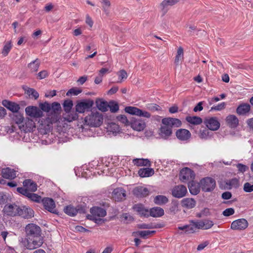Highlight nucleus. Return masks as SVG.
<instances>
[{
	"instance_id": "nucleus-6",
	"label": "nucleus",
	"mask_w": 253,
	"mask_h": 253,
	"mask_svg": "<svg viewBox=\"0 0 253 253\" xmlns=\"http://www.w3.org/2000/svg\"><path fill=\"white\" fill-rule=\"evenodd\" d=\"M194 172L190 168H183L179 173V179L183 182L192 181L195 178Z\"/></svg>"
},
{
	"instance_id": "nucleus-14",
	"label": "nucleus",
	"mask_w": 253,
	"mask_h": 253,
	"mask_svg": "<svg viewBox=\"0 0 253 253\" xmlns=\"http://www.w3.org/2000/svg\"><path fill=\"white\" fill-rule=\"evenodd\" d=\"M42 202L45 210L53 213H56L55 202L52 199L44 198L42 200Z\"/></svg>"
},
{
	"instance_id": "nucleus-49",
	"label": "nucleus",
	"mask_w": 253,
	"mask_h": 253,
	"mask_svg": "<svg viewBox=\"0 0 253 253\" xmlns=\"http://www.w3.org/2000/svg\"><path fill=\"white\" fill-rule=\"evenodd\" d=\"M27 197L31 201L37 203H39L42 199V197L38 195L37 194L30 192H29Z\"/></svg>"
},
{
	"instance_id": "nucleus-20",
	"label": "nucleus",
	"mask_w": 253,
	"mask_h": 253,
	"mask_svg": "<svg viewBox=\"0 0 253 253\" xmlns=\"http://www.w3.org/2000/svg\"><path fill=\"white\" fill-rule=\"evenodd\" d=\"M126 196V191L122 188H117L113 192V198L116 201L124 200Z\"/></svg>"
},
{
	"instance_id": "nucleus-30",
	"label": "nucleus",
	"mask_w": 253,
	"mask_h": 253,
	"mask_svg": "<svg viewBox=\"0 0 253 253\" xmlns=\"http://www.w3.org/2000/svg\"><path fill=\"white\" fill-rule=\"evenodd\" d=\"M138 174L141 177H150L154 174V170L152 168H142L138 170Z\"/></svg>"
},
{
	"instance_id": "nucleus-37",
	"label": "nucleus",
	"mask_w": 253,
	"mask_h": 253,
	"mask_svg": "<svg viewBox=\"0 0 253 253\" xmlns=\"http://www.w3.org/2000/svg\"><path fill=\"white\" fill-rule=\"evenodd\" d=\"M190 192L193 195H197L200 192V187L193 180L188 184Z\"/></svg>"
},
{
	"instance_id": "nucleus-1",
	"label": "nucleus",
	"mask_w": 253,
	"mask_h": 253,
	"mask_svg": "<svg viewBox=\"0 0 253 253\" xmlns=\"http://www.w3.org/2000/svg\"><path fill=\"white\" fill-rule=\"evenodd\" d=\"M26 248L28 250H34L41 247L43 244V238L41 236V227L34 223H29L25 227Z\"/></svg>"
},
{
	"instance_id": "nucleus-35",
	"label": "nucleus",
	"mask_w": 253,
	"mask_h": 253,
	"mask_svg": "<svg viewBox=\"0 0 253 253\" xmlns=\"http://www.w3.org/2000/svg\"><path fill=\"white\" fill-rule=\"evenodd\" d=\"M10 117L13 121L19 126L21 125V124L23 123V121L24 120V117L23 115L20 113L19 112H17L15 113H13L10 115Z\"/></svg>"
},
{
	"instance_id": "nucleus-48",
	"label": "nucleus",
	"mask_w": 253,
	"mask_h": 253,
	"mask_svg": "<svg viewBox=\"0 0 253 253\" xmlns=\"http://www.w3.org/2000/svg\"><path fill=\"white\" fill-rule=\"evenodd\" d=\"M183 49L181 47H179L177 51V54L175 56L174 63L178 64L179 60L183 57Z\"/></svg>"
},
{
	"instance_id": "nucleus-10",
	"label": "nucleus",
	"mask_w": 253,
	"mask_h": 253,
	"mask_svg": "<svg viewBox=\"0 0 253 253\" xmlns=\"http://www.w3.org/2000/svg\"><path fill=\"white\" fill-rule=\"evenodd\" d=\"M248 226L247 220L244 218H240L233 221L231 224V229L236 230H243Z\"/></svg>"
},
{
	"instance_id": "nucleus-12",
	"label": "nucleus",
	"mask_w": 253,
	"mask_h": 253,
	"mask_svg": "<svg viewBox=\"0 0 253 253\" xmlns=\"http://www.w3.org/2000/svg\"><path fill=\"white\" fill-rule=\"evenodd\" d=\"M20 207L15 204L6 205L3 208V211L8 215L16 216L19 213Z\"/></svg>"
},
{
	"instance_id": "nucleus-47",
	"label": "nucleus",
	"mask_w": 253,
	"mask_h": 253,
	"mask_svg": "<svg viewBox=\"0 0 253 253\" xmlns=\"http://www.w3.org/2000/svg\"><path fill=\"white\" fill-rule=\"evenodd\" d=\"M146 107L147 109L153 112L161 110V107L155 103H149Z\"/></svg>"
},
{
	"instance_id": "nucleus-13",
	"label": "nucleus",
	"mask_w": 253,
	"mask_h": 253,
	"mask_svg": "<svg viewBox=\"0 0 253 253\" xmlns=\"http://www.w3.org/2000/svg\"><path fill=\"white\" fill-rule=\"evenodd\" d=\"M130 125L133 129L137 131L142 130L146 126V124L144 121L136 119L134 117H132L130 120Z\"/></svg>"
},
{
	"instance_id": "nucleus-22",
	"label": "nucleus",
	"mask_w": 253,
	"mask_h": 253,
	"mask_svg": "<svg viewBox=\"0 0 253 253\" xmlns=\"http://www.w3.org/2000/svg\"><path fill=\"white\" fill-rule=\"evenodd\" d=\"M90 212L92 214V217H104L106 215L107 212L103 208L94 207L90 209Z\"/></svg>"
},
{
	"instance_id": "nucleus-40",
	"label": "nucleus",
	"mask_w": 253,
	"mask_h": 253,
	"mask_svg": "<svg viewBox=\"0 0 253 253\" xmlns=\"http://www.w3.org/2000/svg\"><path fill=\"white\" fill-rule=\"evenodd\" d=\"M169 201L168 198L164 195H158L154 198V203L158 205H162L167 203Z\"/></svg>"
},
{
	"instance_id": "nucleus-45",
	"label": "nucleus",
	"mask_w": 253,
	"mask_h": 253,
	"mask_svg": "<svg viewBox=\"0 0 253 253\" xmlns=\"http://www.w3.org/2000/svg\"><path fill=\"white\" fill-rule=\"evenodd\" d=\"M12 48L11 42H8L5 43L2 50L1 53L4 56H6L8 55L9 51Z\"/></svg>"
},
{
	"instance_id": "nucleus-31",
	"label": "nucleus",
	"mask_w": 253,
	"mask_h": 253,
	"mask_svg": "<svg viewBox=\"0 0 253 253\" xmlns=\"http://www.w3.org/2000/svg\"><path fill=\"white\" fill-rule=\"evenodd\" d=\"M190 231L194 233L196 229H204V222L203 220H199L196 222L194 221H190Z\"/></svg>"
},
{
	"instance_id": "nucleus-24",
	"label": "nucleus",
	"mask_w": 253,
	"mask_h": 253,
	"mask_svg": "<svg viewBox=\"0 0 253 253\" xmlns=\"http://www.w3.org/2000/svg\"><path fill=\"white\" fill-rule=\"evenodd\" d=\"M133 209L137 211L141 216L146 217L149 216L148 210L145 209L142 204H137L134 205L133 206Z\"/></svg>"
},
{
	"instance_id": "nucleus-64",
	"label": "nucleus",
	"mask_w": 253,
	"mask_h": 253,
	"mask_svg": "<svg viewBox=\"0 0 253 253\" xmlns=\"http://www.w3.org/2000/svg\"><path fill=\"white\" fill-rule=\"evenodd\" d=\"M232 197V194L230 192L226 191L222 194L221 197L223 199L228 200Z\"/></svg>"
},
{
	"instance_id": "nucleus-59",
	"label": "nucleus",
	"mask_w": 253,
	"mask_h": 253,
	"mask_svg": "<svg viewBox=\"0 0 253 253\" xmlns=\"http://www.w3.org/2000/svg\"><path fill=\"white\" fill-rule=\"evenodd\" d=\"M17 191L19 193L21 194L24 196H25L27 197L30 192L28 191V190L27 189V188H25L23 187H18L17 188Z\"/></svg>"
},
{
	"instance_id": "nucleus-36",
	"label": "nucleus",
	"mask_w": 253,
	"mask_h": 253,
	"mask_svg": "<svg viewBox=\"0 0 253 253\" xmlns=\"http://www.w3.org/2000/svg\"><path fill=\"white\" fill-rule=\"evenodd\" d=\"M40 62L38 58L31 62L28 65V68L31 73L37 72L39 68Z\"/></svg>"
},
{
	"instance_id": "nucleus-18",
	"label": "nucleus",
	"mask_w": 253,
	"mask_h": 253,
	"mask_svg": "<svg viewBox=\"0 0 253 253\" xmlns=\"http://www.w3.org/2000/svg\"><path fill=\"white\" fill-rule=\"evenodd\" d=\"M251 111V106L248 103H241L236 108V113L240 116H246Z\"/></svg>"
},
{
	"instance_id": "nucleus-23",
	"label": "nucleus",
	"mask_w": 253,
	"mask_h": 253,
	"mask_svg": "<svg viewBox=\"0 0 253 253\" xmlns=\"http://www.w3.org/2000/svg\"><path fill=\"white\" fill-rule=\"evenodd\" d=\"M133 193L138 198H142L148 196L149 195V191L147 188L137 187L133 189Z\"/></svg>"
},
{
	"instance_id": "nucleus-2",
	"label": "nucleus",
	"mask_w": 253,
	"mask_h": 253,
	"mask_svg": "<svg viewBox=\"0 0 253 253\" xmlns=\"http://www.w3.org/2000/svg\"><path fill=\"white\" fill-rule=\"evenodd\" d=\"M93 104V100L90 99L77 101L75 107V112L72 111V113L67 115L65 119L68 122L77 120L79 118V113L82 114L86 111H89Z\"/></svg>"
},
{
	"instance_id": "nucleus-19",
	"label": "nucleus",
	"mask_w": 253,
	"mask_h": 253,
	"mask_svg": "<svg viewBox=\"0 0 253 253\" xmlns=\"http://www.w3.org/2000/svg\"><path fill=\"white\" fill-rule=\"evenodd\" d=\"M2 104L7 109L12 112L13 113L19 112L20 108L19 105L17 103L7 100H3L2 101Z\"/></svg>"
},
{
	"instance_id": "nucleus-55",
	"label": "nucleus",
	"mask_w": 253,
	"mask_h": 253,
	"mask_svg": "<svg viewBox=\"0 0 253 253\" xmlns=\"http://www.w3.org/2000/svg\"><path fill=\"white\" fill-rule=\"evenodd\" d=\"M226 104L225 102H222L220 104L216 106H213L211 108V111L215 110V111H220L224 109L225 107Z\"/></svg>"
},
{
	"instance_id": "nucleus-53",
	"label": "nucleus",
	"mask_w": 253,
	"mask_h": 253,
	"mask_svg": "<svg viewBox=\"0 0 253 253\" xmlns=\"http://www.w3.org/2000/svg\"><path fill=\"white\" fill-rule=\"evenodd\" d=\"M82 89H78L76 87H73L70 89L66 93V95L69 96L70 95H78L81 93Z\"/></svg>"
},
{
	"instance_id": "nucleus-39",
	"label": "nucleus",
	"mask_w": 253,
	"mask_h": 253,
	"mask_svg": "<svg viewBox=\"0 0 253 253\" xmlns=\"http://www.w3.org/2000/svg\"><path fill=\"white\" fill-rule=\"evenodd\" d=\"M63 106L64 111L67 113V115L72 113L71 109L73 106V103L71 100H65L63 103Z\"/></svg>"
},
{
	"instance_id": "nucleus-43",
	"label": "nucleus",
	"mask_w": 253,
	"mask_h": 253,
	"mask_svg": "<svg viewBox=\"0 0 253 253\" xmlns=\"http://www.w3.org/2000/svg\"><path fill=\"white\" fill-rule=\"evenodd\" d=\"M23 88L30 97L34 98L35 99H37L39 97V94L35 89L29 87L26 88L23 87Z\"/></svg>"
},
{
	"instance_id": "nucleus-29",
	"label": "nucleus",
	"mask_w": 253,
	"mask_h": 253,
	"mask_svg": "<svg viewBox=\"0 0 253 253\" xmlns=\"http://www.w3.org/2000/svg\"><path fill=\"white\" fill-rule=\"evenodd\" d=\"M149 214L154 217H161L164 214V211L160 207L152 208L149 211Z\"/></svg>"
},
{
	"instance_id": "nucleus-4",
	"label": "nucleus",
	"mask_w": 253,
	"mask_h": 253,
	"mask_svg": "<svg viewBox=\"0 0 253 253\" xmlns=\"http://www.w3.org/2000/svg\"><path fill=\"white\" fill-rule=\"evenodd\" d=\"M102 115L97 112H91V114L84 118V125H88L91 126H99L103 122Z\"/></svg>"
},
{
	"instance_id": "nucleus-17",
	"label": "nucleus",
	"mask_w": 253,
	"mask_h": 253,
	"mask_svg": "<svg viewBox=\"0 0 253 253\" xmlns=\"http://www.w3.org/2000/svg\"><path fill=\"white\" fill-rule=\"evenodd\" d=\"M177 138L181 141H187L191 136L190 132L184 128L178 129L175 133Z\"/></svg>"
},
{
	"instance_id": "nucleus-27",
	"label": "nucleus",
	"mask_w": 253,
	"mask_h": 253,
	"mask_svg": "<svg viewBox=\"0 0 253 253\" xmlns=\"http://www.w3.org/2000/svg\"><path fill=\"white\" fill-rule=\"evenodd\" d=\"M196 204V202L193 198H184L181 201L182 207L187 209H191L194 208Z\"/></svg>"
},
{
	"instance_id": "nucleus-28",
	"label": "nucleus",
	"mask_w": 253,
	"mask_h": 253,
	"mask_svg": "<svg viewBox=\"0 0 253 253\" xmlns=\"http://www.w3.org/2000/svg\"><path fill=\"white\" fill-rule=\"evenodd\" d=\"M95 103L97 108L102 112H106L108 110V102L103 99L97 98Z\"/></svg>"
},
{
	"instance_id": "nucleus-32",
	"label": "nucleus",
	"mask_w": 253,
	"mask_h": 253,
	"mask_svg": "<svg viewBox=\"0 0 253 253\" xmlns=\"http://www.w3.org/2000/svg\"><path fill=\"white\" fill-rule=\"evenodd\" d=\"M133 163L138 167L151 166V162L147 159H134L133 160Z\"/></svg>"
},
{
	"instance_id": "nucleus-60",
	"label": "nucleus",
	"mask_w": 253,
	"mask_h": 253,
	"mask_svg": "<svg viewBox=\"0 0 253 253\" xmlns=\"http://www.w3.org/2000/svg\"><path fill=\"white\" fill-rule=\"evenodd\" d=\"M48 76V73L46 70H42L37 74V78L40 80L45 78Z\"/></svg>"
},
{
	"instance_id": "nucleus-21",
	"label": "nucleus",
	"mask_w": 253,
	"mask_h": 253,
	"mask_svg": "<svg viewBox=\"0 0 253 253\" xmlns=\"http://www.w3.org/2000/svg\"><path fill=\"white\" fill-rule=\"evenodd\" d=\"M16 171L10 168H6L1 169V176L4 178L13 179L16 177Z\"/></svg>"
},
{
	"instance_id": "nucleus-42",
	"label": "nucleus",
	"mask_w": 253,
	"mask_h": 253,
	"mask_svg": "<svg viewBox=\"0 0 253 253\" xmlns=\"http://www.w3.org/2000/svg\"><path fill=\"white\" fill-rule=\"evenodd\" d=\"M76 208L72 205H68L64 208V211L65 213L71 216H74L77 214Z\"/></svg>"
},
{
	"instance_id": "nucleus-63",
	"label": "nucleus",
	"mask_w": 253,
	"mask_h": 253,
	"mask_svg": "<svg viewBox=\"0 0 253 253\" xmlns=\"http://www.w3.org/2000/svg\"><path fill=\"white\" fill-rule=\"evenodd\" d=\"M137 227L139 229H151L153 228L151 224L146 223L138 224Z\"/></svg>"
},
{
	"instance_id": "nucleus-3",
	"label": "nucleus",
	"mask_w": 253,
	"mask_h": 253,
	"mask_svg": "<svg viewBox=\"0 0 253 253\" xmlns=\"http://www.w3.org/2000/svg\"><path fill=\"white\" fill-rule=\"evenodd\" d=\"M162 124L164 125L161 126L159 129V134L162 138L168 139L172 134V127H180L182 123L181 121L176 118H165L162 120Z\"/></svg>"
},
{
	"instance_id": "nucleus-61",
	"label": "nucleus",
	"mask_w": 253,
	"mask_h": 253,
	"mask_svg": "<svg viewBox=\"0 0 253 253\" xmlns=\"http://www.w3.org/2000/svg\"><path fill=\"white\" fill-rule=\"evenodd\" d=\"M203 222H204V229H210L213 225V223L211 220H206L203 221Z\"/></svg>"
},
{
	"instance_id": "nucleus-9",
	"label": "nucleus",
	"mask_w": 253,
	"mask_h": 253,
	"mask_svg": "<svg viewBox=\"0 0 253 253\" xmlns=\"http://www.w3.org/2000/svg\"><path fill=\"white\" fill-rule=\"evenodd\" d=\"M27 115L34 118L42 117L43 115L42 111L36 106H29L26 108Z\"/></svg>"
},
{
	"instance_id": "nucleus-8",
	"label": "nucleus",
	"mask_w": 253,
	"mask_h": 253,
	"mask_svg": "<svg viewBox=\"0 0 253 253\" xmlns=\"http://www.w3.org/2000/svg\"><path fill=\"white\" fill-rule=\"evenodd\" d=\"M187 193L186 186L183 185H178L173 187L171 190L173 197L177 198H181L184 197Z\"/></svg>"
},
{
	"instance_id": "nucleus-41",
	"label": "nucleus",
	"mask_w": 253,
	"mask_h": 253,
	"mask_svg": "<svg viewBox=\"0 0 253 253\" xmlns=\"http://www.w3.org/2000/svg\"><path fill=\"white\" fill-rule=\"evenodd\" d=\"M186 120L190 124L196 125H200L202 123V119L197 116H188L186 118Z\"/></svg>"
},
{
	"instance_id": "nucleus-51",
	"label": "nucleus",
	"mask_w": 253,
	"mask_h": 253,
	"mask_svg": "<svg viewBox=\"0 0 253 253\" xmlns=\"http://www.w3.org/2000/svg\"><path fill=\"white\" fill-rule=\"evenodd\" d=\"M117 119L119 122L126 126L130 125V121L127 119L125 115H120L117 117Z\"/></svg>"
},
{
	"instance_id": "nucleus-25",
	"label": "nucleus",
	"mask_w": 253,
	"mask_h": 253,
	"mask_svg": "<svg viewBox=\"0 0 253 253\" xmlns=\"http://www.w3.org/2000/svg\"><path fill=\"white\" fill-rule=\"evenodd\" d=\"M226 122L230 127L235 128L238 126L239 120L235 115H229L226 118Z\"/></svg>"
},
{
	"instance_id": "nucleus-46",
	"label": "nucleus",
	"mask_w": 253,
	"mask_h": 253,
	"mask_svg": "<svg viewBox=\"0 0 253 253\" xmlns=\"http://www.w3.org/2000/svg\"><path fill=\"white\" fill-rule=\"evenodd\" d=\"M211 133L209 128H205L203 130H200V137L202 139H208L211 136Z\"/></svg>"
},
{
	"instance_id": "nucleus-62",
	"label": "nucleus",
	"mask_w": 253,
	"mask_h": 253,
	"mask_svg": "<svg viewBox=\"0 0 253 253\" xmlns=\"http://www.w3.org/2000/svg\"><path fill=\"white\" fill-rule=\"evenodd\" d=\"M77 211V214L78 213H84L86 211V208L84 206L78 205L75 208Z\"/></svg>"
},
{
	"instance_id": "nucleus-54",
	"label": "nucleus",
	"mask_w": 253,
	"mask_h": 253,
	"mask_svg": "<svg viewBox=\"0 0 253 253\" xmlns=\"http://www.w3.org/2000/svg\"><path fill=\"white\" fill-rule=\"evenodd\" d=\"M51 110L54 113H56L61 110V107L60 103L57 102H54L51 104Z\"/></svg>"
},
{
	"instance_id": "nucleus-33",
	"label": "nucleus",
	"mask_w": 253,
	"mask_h": 253,
	"mask_svg": "<svg viewBox=\"0 0 253 253\" xmlns=\"http://www.w3.org/2000/svg\"><path fill=\"white\" fill-rule=\"evenodd\" d=\"M155 232L156 231L154 230L138 231L136 232H133L132 233V235L134 236H140V237L143 238L144 239H146L151 234H154Z\"/></svg>"
},
{
	"instance_id": "nucleus-26",
	"label": "nucleus",
	"mask_w": 253,
	"mask_h": 253,
	"mask_svg": "<svg viewBox=\"0 0 253 253\" xmlns=\"http://www.w3.org/2000/svg\"><path fill=\"white\" fill-rule=\"evenodd\" d=\"M23 184L24 187L27 188L29 192H34L37 190V183L31 179L24 180Z\"/></svg>"
},
{
	"instance_id": "nucleus-38",
	"label": "nucleus",
	"mask_w": 253,
	"mask_h": 253,
	"mask_svg": "<svg viewBox=\"0 0 253 253\" xmlns=\"http://www.w3.org/2000/svg\"><path fill=\"white\" fill-rule=\"evenodd\" d=\"M226 185L228 189H231L232 188H236L239 186V181L236 178H232L226 182Z\"/></svg>"
},
{
	"instance_id": "nucleus-11",
	"label": "nucleus",
	"mask_w": 253,
	"mask_h": 253,
	"mask_svg": "<svg viewBox=\"0 0 253 253\" xmlns=\"http://www.w3.org/2000/svg\"><path fill=\"white\" fill-rule=\"evenodd\" d=\"M204 124L209 129L211 130H216L220 127V123L215 117H211L209 119H206L204 120Z\"/></svg>"
},
{
	"instance_id": "nucleus-5",
	"label": "nucleus",
	"mask_w": 253,
	"mask_h": 253,
	"mask_svg": "<svg viewBox=\"0 0 253 253\" xmlns=\"http://www.w3.org/2000/svg\"><path fill=\"white\" fill-rule=\"evenodd\" d=\"M216 186L215 180L211 177H205L200 181V187L202 191L209 192L213 191Z\"/></svg>"
},
{
	"instance_id": "nucleus-58",
	"label": "nucleus",
	"mask_w": 253,
	"mask_h": 253,
	"mask_svg": "<svg viewBox=\"0 0 253 253\" xmlns=\"http://www.w3.org/2000/svg\"><path fill=\"white\" fill-rule=\"evenodd\" d=\"M235 212L233 208H228L225 210L222 214L225 216H229L230 215H233Z\"/></svg>"
},
{
	"instance_id": "nucleus-52",
	"label": "nucleus",
	"mask_w": 253,
	"mask_h": 253,
	"mask_svg": "<svg viewBox=\"0 0 253 253\" xmlns=\"http://www.w3.org/2000/svg\"><path fill=\"white\" fill-rule=\"evenodd\" d=\"M102 8L106 13H109V8L111 5V2L109 0H102Z\"/></svg>"
},
{
	"instance_id": "nucleus-7",
	"label": "nucleus",
	"mask_w": 253,
	"mask_h": 253,
	"mask_svg": "<svg viewBox=\"0 0 253 253\" xmlns=\"http://www.w3.org/2000/svg\"><path fill=\"white\" fill-rule=\"evenodd\" d=\"M125 111L129 114L136 115L139 117H143L146 118L151 117L150 113L146 111H143L135 107H126L125 109Z\"/></svg>"
},
{
	"instance_id": "nucleus-57",
	"label": "nucleus",
	"mask_w": 253,
	"mask_h": 253,
	"mask_svg": "<svg viewBox=\"0 0 253 253\" xmlns=\"http://www.w3.org/2000/svg\"><path fill=\"white\" fill-rule=\"evenodd\" d=\"M236 167L238 169V171L242 173H244L249 169L247 166L240 163L237 164Z\"/></svg>"
},
{
	"instance_id": "nucleus-56",
	"label": "nucleus",
	"mask_w": 253,
	"mask_h": 253,
	"mask_svg": "<svg viewBox=\"0 0 253 253\" xmlns=\"http://www.w3.org/2000/svg\"><path fill=\"white\" fill-rule=\"evenodd\" d=\"M243 189L246 192H251L253 191V184H251L249 182H246L244 185Z\"/></svg>"
},
{
	"instance_id": "nucleus-16",
	"label": "nucleus",
	"mask_w": 253,
	"mask_h": 253,
	"mask_svg": "<svg viewBox=\"0 0 253 253\" xmlns=\"http://www.w3.org/2000/svg\"><path fill=\"white\" fill-rule=\"evenodd\" d=\"M18 215L24 218L28 219L34 216V211L30 208L23 206L22 207H20Z\"/></svg>"
},
{
	"instance_id": "nucleus-50",
	"label": "nucleus",
	"mask_w": 253,
	"mask_h": 253,
	"mask_svg": "<svg viewBox=\"0 0 253 253\" xmlns=\"http://www.w3.org/2000/svg\"><path fill=\"white\" fill-rule=\"evenodd\" d=\"M40 107L42 112L44 111L45 112H49L51 110V105L49 103L47 102L41 103L40 104Z\"/></svg>"
},
{
	"instance_id": "nucleus-44",
	"label": "nucleus",
	"mask_w": 253,
	"mask_h": 253,
	"mask_svg": "<svg viewBox=\"0 0 253 253\" xmlns=\"http://www.w3.org/2000/svg\"><path fill=\"white\" fill-rule=\"evenodd\" d=\"M108 108L111 113H116L119 110V104L117 102L111 100L108 102Z\"/></svg>"
},
{
	"instance_id": "nucleus-15",
	"label": "nucleus",
	"mask_w": 253,
	"mask_h": 253,
	"mask_svg": "<svg viewBox=\"0 0 253 253\" xmlns=\"http://www.w3.org/2000/svg\"><path fill=\"white\" fill-rule=\"evenodd\" d=\"M19 128L21 130L25 132H30L33 128H36L35 124L34 121L30 119H26L23 121V123L20 125Z\"/></svg>"
},
{
	"instance_id": "nucleus-34",
	"label": "nucleus",
	"mask_w": 253,
	"mask_h": 253,
	"mask_svg": "<svg viewBox=\"0 0 253 253\" xmlns=\"http://www.w3.org/2000/svg\"><path fill=\"white\" fill-rule=\"evenodd\" d=\"M178 2V0H164L160 4V7L164 14L167 12V10L165 9V8L168 6H172Z\"/></svg>"
}]
</instances>
